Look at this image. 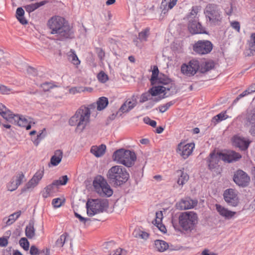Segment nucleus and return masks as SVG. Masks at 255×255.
<instances>
[{
  "label": "nucleus",
  "mask_w": 255,
  "mask_h": 255,
  "mask_svg": "<svg viewBox=\"0 0 255 255\" xmlns=\"http://www.w3.org/2000/svg\"><path fill=\"white\" fill-rule=\"evenodd\" d=\"M248 126L250 127L249 132L252 135L255 136V123L249 124Z\"/></svg>",
  "instance_id": "69168bd1"
},
{
  "label": "nucleus",
  "mask_w": 255,
  "mask_h": 255,
  "mask_svg": "<svg viewBox=\"0 0 255 255\" xmlns=\"http://www.w3.org/2000/svg\"><path fill=\"white\" fill-rule=\"evenodd\" d=\"M45 136V133H43V131L37 135V138L33 141L34 144L37 146L40 141Z\"/></svg>",
  "instance_id": "4d7b16f0"
},
{
  "label": "nucleus",
  "mask_w": 255,
  "mask_h": 255,
  "mask_svg": "<svg viewBox=\"0 0 255 255\" xmlns=\"http://www.w3.org/2000/svg\"><path fill=\"white\" fill-rule=\"evenodd\" d=\"M41 87L43 88V90L45 91H48L50 88H52V86L51 84L49 83H44L41 85Z\"/></svg>",
  "instance_id": "338daca9"
},
{
  "label": "nucleus",
  "mask_w": 255,
  "mask_h": 255,
  "mask_svg": "<svg viewBox=\"0 0 255 255\" xmlns=\"http://www.w3.org/2000/svg\"><path fill=\"white\" fill-rule=\"evenodd\" d=\"M198 222V216L194 212H185L179 216V223L182 229L187 232L194 230Z\"/></svg>",
  "instance_id": "423d86ee"
},
{
  "label": "nucleus",
  "mask_w": 255,
  "mask_h": 255,
  "mask_svg": "<svg viewBox=\"0 0 255 255\" xmlns=\"http://www.w3.org/2000/svg\"><path fill=\"white\" fill-rule=\"evenodd\" d=\"M127 149L121 148L116 150L113 155V159L119 164L123 163V161L125 160V155Z\"/></svg>",
  "instance_id": "4be33fe9"
},
{
  "label": "nucleus",
  "mask_w": 255,
  "mask_h": 255,
  "mask_svg": "<svg viewBox=\"0 0 255 255\" xmlns=\"http://www.w3.org/2000/svg\"><path fill=\"white\" fill-rule=\"evenodd\" d=\"M216 208L219 214L226 219H231L236 214V212L229 210L219 204H216Z\"/></svg>",
  "instance_id": "aec40b11"
},
{
  "label": "nucleus",
  "mask_w": 255,
  "mask_h": 255,
  "mask_svg": "<svg viewBox=\"0 0 255 255\" xmlns=\"http://www.w3.org/2000/svg\"><path fill=\"white\" fill-rule=\"evenodd\" d=\"M199 8L198 6H193L191 11L187 16L189 21L193 20L194 19H198V18L197 17V15L199 12Z\"/></svg>",
  "instance_id": "4c0bfd02"
},
{
  "label": "nucleus",
  "mask_w": 255,
  "mask_h": 255,
  "mask_svg": "<svg viewBox=\"0 0 255 255\" xmlns=\"http://www.w3.org/2000/svg\"><path fill=\"white\" fill-rule=\"evenodd\" d=\"M39 251V250L38 248L36 246L33 245L30 247L29 253L31 255H38Z\"/></svg>",
  "instance_id": "e2e57ef3"
},
{
  "label": "nucleus",
  "mask_w": 255,
  "mask_h": 255,
  "mask_svg": "<svg viewBox=\"0 0 255 255\" xmlns=\"http://www.w3.org/2000/svg\"><path fill=\"white\" fill-rule=\"evenodd\" d=\"M43 174L44 170L41 171L39 170L36 172L33 177L26 184L25 186L21 189V193L35 187L42 179Z\"/></svg>",
  "instance_id": "2eb2a0df"
},
{
  "label": "nucleus",
  "mask_w": 255,
  "mask_h": 255,
  "mask_svg": "<svg viewBox=\"0 0 255 255\" xmlns=\"http://www.w3.org/2000/svg\"><path fill=\"white\" fill-rule=\"evenodd\" d=\"M198 21V19H194L193 20L189 21L188 27L190 32L192 34H207L206 31Z\"/></svg>",
  "instance_id": "dca6fc26"
},
{
  "label": "nucleus",
  "mask_w": 255,
  "mask_h": 255,
  "mask_svg": "<svg viewBox=\"0 0 255 255\" xmlns=\"http://www.w3.org/2000/svg\"><path fill=\"white\" fill-rule=\"evenodd\" d=\"M149 92L152 96H156L160 94L163 93V96L158 98H154V102H158L159 100L171 96L177 93V89L174 86H171L170 88L164 87V86H153L149 90Z\"/></svg>",
  "instance_id": "6e6552de"
},
{
  "label": "nucleus",
  "mask_w": 255,
  "mask_h": 255,
  "mask_svg": "<svg viewBox=\"0 0 255 255\" xmlns=\"http://www.w3.org/2000/svg\"><path fill=\"white\" fill-rule=\"evenodd\" d=\"M161 84L160 86H164V87L170 88L171 86L176 87L175 84L167 76L164 74H160L159 77L156 80V84Z\"/></svg>",
  "instance_id": "6ab92c4d"
},
{
  "label": "nucleus",
  "mask_w": 255,
  "mask_h": 255,
  "mask_svg": "<svg viewBox=\"0 0 255 255\" xmlns=\"http://www.w3.org/2000/svg\"><path fill=\"white\" fill-rule=\"evenodd\" d=\"M0 111L2 117L6 121L19 127H25L27 130L31 128L32 124H35L31 118H26L22 116L13 114L4 105H0Z\"/></svg>",
  "instance_id": "39448f33"
},
{
  "label": "nucleus",
  "mask_w": 255,
  "mask_h": 255,
  "mask_svg": "<svg viewBox=\"0 0 255 255\" xmlns=\"http://www.w3.org/2000/svg\"><path fill=\"white\" fill-rule=\"evenodd\" d=\"M52 204L55 208H59L62 205V200L60 198L53 199Z\"/></svg>",
  "instance_id": "13d9d810"
},
{
  "label": "nucleus",
  "mask_w": 255,
  "mask_h": 255,
  "mask_svg": "<svg viewBox=\"0 0 255 255\" xmlns=\"http://www.w3.org/2000/svg\"><path fill=\"white\" fill-rule=\"evenodd\" d=\"M242 155L234 151L230 150L226 152H212L207 159L208 168L213 170L219 167V162L221 159L228 163L236 161L240 159Z\"/></svg>",
  "instance_id": "7ed1b4c3"
},
{
  "label": "nucleus",
  "mask_w": 255,
  "mask_h": 255,
  "mask_svg": "<svg viewBox=\"0 0 255 255\" xmlns=\"http://www.w3.org/2000/svg\"><path fill=\"white\" fill-rule=\"evenodd\" d=\"M93 186L97 191L101 195L111 196L113 194V190L108 184L107 180L103 177H97L93 181Z\"/></svg>",
  "instance_id": "1a4fd4ad"
},
{
  "label": "nucleus",
  "mask_w": 255,
  "mask_h": 255,
  "mask_svg": "<svg viewBox=\"0 0 255 255\" xmlns=\"http://www.w3.org/2000/svg\"><path fill=\"white\" fill-rule=\"evenodd\" d=\"M7 236L0 238V247H5L8 244L7 239L9 238V236L10 234V231L6 233Z\"/></svg>",
  "instance_id": "8fccbe9b"
},
{
  "label": "nucleus",
  "mask_w": 255,
  "mask_h": 255,
  "mask_svg": "<svg viewBox=\"0 0 255 255\" xmlns=\"http://www.w3.org/2000/svg\"><path fill=\"white\" fill-rule=\"evenodd\" d=\"M106 146L105 144H101L99 146H93L91 148V152L97 157L102 156L106 152Z\"/></svg>",
  "instance_id": "5701e85b"
},
{
  "label": "nucleus",
  "mask_w": 255,
  "mask_h": 255,
  "mask_svg": "<svg viewBox=\"0 0 255 255\" xmlns=\"http://www.w3.org/2000/svg\"><path fill=\"white\" fill-rule=\"evenodd\" d=\"M197 204V201L190 198L181 200L176 204V207L180 210H187L194 208Z\"/></svg>",
  "instance_id": "f3484780"
},
{
  "label": "nucleus",
  "mask_w": 255,
  "mask_h": 255,
  "mask_svg": "<svg viewBox=\"0 0 255 255\" xmlns=\"http://www.w3.org/2000/svg\"><path fill=\"white\" fill-rule=\"evenodd\" d=\"M228 116L226 114V112H222L212 118V122L216 125L220 122L227 119Z\"/></svg>",
  "instance_id": "c9c22d12"
},
{
  "label": "nucleus",
  "mask_w": 255,
  "mask_h": 255,
  "mask_svg": "<svg viewBox=\"0 0 255 255\" xmlns=\"http://www.w3.org/2000/svg\"><path fill=\"white\" fill-rule=\"evenodd\" d=\"M11 89L7 88L4 85H0V92L2 94H8L10 92H11Z\"/></svg>",
  "instance_id": "bf43d9fd"
},
{
  "label": "nucleus",
  "mask_w": 255,
  "mask_h": 255,
  "mask_svg": "<svg viewBox=\"0 0 255 255\" xmlns=\"http://www.w3.org/2000/svg\"><path fill=\"white\" fill-rule=\"evenodd\" d=\"M96 52L100 60H103L105 56L104 51L101 48L97 47L96 48Z\"/></svg>",
  "instance_id": "3c124183"
},
{
  "label": "nucleus",
  "mask_w": 255,
  "mask_h": 255,
  "mask_svg": "<svg viewBox=\"0 0 255 255\" xmlns=\"http://www.w3.org/2000/svg\"><path fill=\"white\" fill-rule=\"evenodd\" d=\"M108 207V201L103 199H90L86 203L87 213L89 216H93L102 213Z\"/></svg>",
  "instance_id": "0eeeda50"
},
{
  "label": "nucleus",
  "mask_w": 255,
  "mask_h": 255,
  "mask_svg": "<svg viewBox=\"0 0 255 255\" xmlns=\"http://www.w3.org/2000/svg\"><path fill=\"white\" fill-rule=\"evenodd\" d=\"M231 26L233 28L237 30L238 32L240 31V22L237 21H234L231 22Z\"/></svg>",
  "instance_id": "052dcab7"
},
{
  "label": "nucleus",
  "mask_w": 255,
  "mask_h": 255,
  "mask_svg": "<svg viewBox=\"0 0 255 255\" xmlns=\"http://www.w3.org/2000/svg\"><path fill=\"white\" fill-rule=\"evenodd\" d=\"M251 92L249 88L246 90L244 91L242 93L240 94L234 101L233 104L237 103L241 98L251 94Z\"/></svg>",
  "instance_id": "603ef678"
},
{
  "label": "nucleus",
  "mask_w": 255,
  "mask_h": 255,
  "mask_svg": "<svg viewBox=\"0 0 255 255\" xmlns=\"http://www.w3.org/2000/svg\"><path fill=\"white\" fill-rule=\"evenodd\" d=\"M233 144L241 150H245L248 148L249 142L241 137H235L233 139Z\"/></svg>",
  "instance_id": "a878e982"
},
{
  "label": "nucleus",
  "mask_w": 255,
  "mask_h": 255,
  "mask_svg": "<svg viewBox=\"0 0 255 255\" xmlns=\"http://www.w3.org/2000/svg\"><path fill=\"white\" fill-rule=\"evenodd\" d=\"M24 178V175L21 172L17 173L14 176H13L11 179V180L13 182L15 183V184H13V188H10L11 191L16 190L18 186L23 182Z\"/></svg>",
  "instance_id": "393cba45"
},
{
  "label": "nucleus",
  "mask_w": 255,
  "mask_h": 255,
  "mask_svg": "<svg viewBox=\"0 0 255 255\" xmlns=\"http://www.w3.org/2000/svg\"><path fill=\"white\" fill-rule=\"evenodd\" d=\"M181 71L183 74L188 76H193L195 75L194 73L191 71L192 69L189 66L188 63L187 64H183L181 66Z\"/></svg>",
  "instance_id": "e433bc0d"
},
{
  "label": "nucleus",
  "mask_w": 255,
  "mask_h": 255,
  "mask_svg": "<svg viewBox=\"0 0 255 255\" xmlns=\"http://www.w3.org/2000/svg\"><path fill=\"white\" fill-rule=\"evenodd\" d=\"M162 218V212L159 211L156 213V219H155V224L158 222L160 223Z\"/></svg>",
  "instance_id": "0e129e2a"
},
{
  "label": "nucleus",
  "mask_w": 255,
  "mask_h": 255,
  "mask_svg": "<svg viewBox=\"0 0 255 255\" xmlns=\"http://www.w3.org/2000/svg\"><path fill=\"white\" fill-rule=\"evenodd\" d=\"M20 214V211L11 214L6 222V225L8 226L11 225L19 217Z\"/></svg>",
  "instance_id": "79ce46f5"
},
{
  "label": "nucleus",
  "mask_w": 255,
  "mask_h": 255,
  "mask_svg": "<svg viewBox=\"0 0 255 255\" xmlns=\"http://www.w3.org/2000/svg\"><path fill=\"white\" fill-rule=\"evenodd\" d=\"M135 238H140L144 240H146L149 236V234L145 232L141 231L139 230H135L132 233Z\"/></svg>",
  "instance_id": "58836bf2"
},
{
  "label": "nucleus",
  "mask_w": 255,
  "mask_h": 255,
  "mask_svg": "<svg viewBox=\"0 0 255 255\" xmlns=\"http://www.w3.org/2000/svg\"><path fill=\"white\" fill-rule=\"evenodd\" d=\"M74 215L75 216V217L76 218H77L80 222L81 223H83L84 224H86V223L87 222V221H91V219L90 218H84L83 217H82V216H81L80 214H79L78 213H77V212H74Z\"/></svg>",
  "instance_id": "864d4df0"
},
{
  "label": "nucleus",
  "mask_w": 255,
  "mask_h": 255,
  "mask_svg": "<svg viewBox=\"0 0 255 255\" xmlns=\"http://www.w3.org/2000/svg\"><path fill=\"white\" fill-rule=\"evenodd\" d=\"M149 34V29L146 28L138 34V38L140 41H146Z\"/></svg>",
  "instance_id": "37998d69"
},
{
  "label": "nucleus",
  "mask_w": 255,
  "mask_h": 255,
  "mask_svg": "<svg viewBox=\"0 0 255 255\" xmlns=\"http://www.w3.org/2000/svg\"><path fill=\"white\" fill-rule=\"evenodd\" d=\"M96 108V104L92 103L86 106H81L75 114L70 119L69 124L71 126H76V130L82 132L90 123L91 113Z\"/></svg>",
  "instance_id": "f257e3e1"
},
{
  "label": "nucleus",
  "mask_w": 255,
  "mask_h": 255,
  "mask_svg": "<svg viewBox=\"0 0 255 255\" xmlns=\"http://www.w3.org/2000/svg\"><path fill=\"white\" fill-rule=\"evenodd\" d=\"M126 102L128 103L127 105L128 107L129 112L131 111L132 109H133L137 105V101L134 95H133L131 99H128L126 101Z\"/></svg>",
  "instance_id": "c03bdc74"
},
{
  "label": "nucleus",
  "mask_w": 255,
  "mask_h": 255,
  "mask_svg": "<svg viewBox=\"0 0 255 255\" xmlns=\"http://www.w3.org/2000/svg\"><path fill=\"white\" fill-rule=\"evenodd\" d=\"M68 60L71 61L74 65H78L80 63V61L79 60L77 55L74 51L71 49L68 53Z\"/></svg>",
  "instance_id": "72a5a7b5"
},
{
  "label": "nucleus",
  "mask_w": 255,
  "mask_h": 255,
  "mask_svg": "<svg viewBox=\"0 0 255 255\" xmlns=\"http://www.w3.org/2000/svg\"><path fill=\"white\" fill-rule=\"evenodd\" d=\"M47 3V1L43 0L38 2H36L34 3H31L30 4L26 5L24 6V8L27 12H28V13H30L35 10V9H36L37 8H38V7L42 5H44Z\"/></svg>",
  "instance_id": "c756f323"
},
{
  "label": "nucleus",
  "mask_w": 255,
  "mask_h": 255,
  "mask_svg": "<svg viewBox=\"0 0 255 255\" xmlns=\"http://www.w3.org/2000/svg\"><path fill=\"white\" fill-rule=\"evenodd\" d=\"M63 152L61 150L57 149L54 151V155L50 159V163L53 166H57L62 160Z\"/></svg>",
  "instance_id": "bb28decb"
},
{
  "label": "nucleus",
  "mask_w": 255,
  "mask_h": 255,
  "mask_svg": "<svg viewBox=\"0 0 255 255\" xmlns=\"http://www.w3.org/2000/svg\"><path fill=\"white\" fill-rule=\"evenodd\" d=\"M95 104H96V107L97 106V110L100 111L107 107L109 104V101L107 98L102 97L99 98L97 103Z\"/></svg>",
  "instance_id": "c85d7f7f"
},
{
  "label": "nucleus",
  "mask_w": 255,
  "mask_h": 255,
  "mask_svg": "<svg viewBox=\"0 0 255 255\" xmlns=\"http://www.w3.org/2000/svg\"><path fill=\"white\" fill-rule=\"evenodd\" d=\"M223 197L228 206L237 207L239 204V199L235 190L230 188L224 191Z\"/></svg>",
  "instance_id": "f8f14e48"
},
{
  "label": "nucleus",
  "mask_w": 255,
  "mask_h": 255,
  "mask_svg": "<svg viewBox=\"0 0 255 255\" xmlns=\"http://www.w3.org/2000/svg\"><path fill=\"white\" fill-rule=\"evenodd\" d=\"M68 178L67 175H64L61 176L58 180H55V183H57L58 186L59 185H65L67 181Z\"/></svg>",
  "instance_id": "09e8293b"
},
{
  "label": "nucleus",
  "mask_w": 255,
  "mask_h": 255,
  "mask_svg": "<svg viewBox=\"0 0 255 255\" xmlns=\"http://www.w3.org/2000/svg\"><path fill=\"white\" fill-rule=\"evenodd\" d=\"M200 72L204 73L213 69L215 66V63L212 61H209L200 64Z\"/></svg>",
  "instance_id": "2f4dec72"
},
{
  "label": "nucleus",
  "mask_w": 255,
  "mask_h": 255,
  "mask_svg": "<svg viewBox=\"0 0 255 255\" xmlns=\"http://www.w3.org/2000/svg\"><path fill=\"white\" fill-rule=\"evenodd\" d=\"M24 11L21 7H18L16 11V17L22 24H26L27 21L24 17Z\"/></svg>",
  "instance_id": "473e14b6"
},
{
  "label": "nucleus",
  "mask_w": 255,
  "mask_h": 255,
  "mask_svg": "<svg viewBox=\"0 0 255 255\" xmlns=\"http://www.w3.org/2000/svg\"><path fill=\"white\" fill-rule=\"evenodd\" d=\"M128 103L126 101L121 106L119 109V111L123 113H128L129 112L128 107L127 105Z\"/></svg>",
  "instance_id": "680f3d73"
},
{
  "label": "nucleus",
  "mask_w": 255,
  "mask_h": 255,
  "mask_svg": "<svg viewBox=\"0 0 255 255\" xmlns=\"http://www.w3.org/2000/svg\"><path fill=\"white\" fill-rule=\"evenodd\" d=\"M212 49L213 44L209 40H198L193 46L194 51L200 55L208 54Z\"/></svg>",
  "instance_id": "9b49d317"
},
{
  "label": "nucleus",
  "mask_w": 255,
  "mask_h": 255,
  "mask_svg": "<svg viewBox=\"0 0 255 255\" xmlns=\"http://www.w3.org/2000/svg\"><path fill=\"white\" fill-rule=\"evenodd\" d=\"M156 226L158 228V229L162 233H165L166 232V229L163 225H162L161 223L158 222V223H156Z\"/></svg>",
  "instance_id": "774afa93"
},
{
  "label": "nucleus",
  "mask_w": 255,
  "mask_h": 255,
  "mask_svg": "<svg viewBox=\"0 0 255 255\" xmlns=\"http://www.w3.org/2000/svg\"><path fill=\"white\" fill-rule=\"evenodd\" d=\"M154 245L157 250L160 252H163L168 250L169 248V244L163 240H155Z\"/></svg>",
  "instance_id": "cd10ccee"
},
{
  "label": "nucleus",
  "mask_w": 255,
  "mask_h": 255,
  "mask_svg": "<svg viewBox=\"0 0 255 255\" xmlns=\"http://www.w3.org/2000/svg\"><path fill=\"white\" fill-rule=\"evenodd\" d=\"M189 66L191 68L192 71L194 74L196 73L198 70L200 71V63L196 59H192L188 62Z\"/></svg>",
  "instance_id": "f704fd0d"
},
{
  "label": "nucleus",
  "mask_w": 255,
  "mask_h": 255,
  "mask_svg": "<svg viewBox=\"0 0 255 255\" xmlns=\"http://www.w3.org/2000/svg\"><path fill=\"white\" fill-rule=\"evenodd\" d=\"M194 147L195 144L194 143L185 144L184 143L180 142L178 144L177 152L184 159H186L192 154Z\"/></svg>",
  "instance_id": "4468645a"
},
{
  "label": "nucleus",
  "mask_w": 255,
  "mask_h": 255,
  "mask_svg": "<svg viewBox=\"0 0 255 255\" xmlns=\"http://www.w3.org/2000/svg\"><path fill=\"white\" fill-rule=\"evenodd\" d=\"M144 122L146 124H148L152 127H155L156 125V122L155 121L151 120L150 118L148 117H145L143 119Z\"/></svg>",
  "instance_id": "6e6d98bb"
},
{
  "label": "nucleus",
  "mask_w": 255,
  "mask_h": 255,
  "mask_svg": "<svg viewBox=\"0 0 255 255\" xmlns=\"http://www.w3.org/2000/svg\"><path fill=\"white\" fill-rule=\"evenodd\" d=\"M58 187L57 183H55L54 180L51 184L47 186L44 188L42 193V196L44 198H46L51 196V194L54 193L56 191V189Z\"/></svg>",
  "instance_id": "412c9836"
},
{
  "label": "nucleus",
  "mask_w": 255,
  "mask_h": 255,
  "mask_svg": "<svg viewBox=\"0 0 255 255\" xmlns=\"http://www.w3.org/2000/svg\"><path fill=\"white\" fill-rule=\"evenodd\" d=\"M205 13L209 21L217 23L222 19L221 11L219 6L215 4H209L205 8Z\"/></svg>",
  "instance_id": "9d476101"
},
{
  "label": "nucleus",
  "mask_w": 255,
  "mask_h": 255,
  "mask_svg": "<svg viewBox=\"0 0 255 255\" xmlns=\"http://www.w3.org/2000/svg\"><path fill=\"white\" fill-rule=\"evenodd\" d=\"M247 121L249 124L255 123V109L253 110L247 117Z\"/></svg>",
  "instance_id": "49530a36"
},
{
  "label": "nucleus",
  "mask_w": 255,
  "mask_h": 255,
  "mask_svg": "<svg viewBox=\"0 0 255 255\" xmlns=\"http://www.w3.org/2000/svg\"><path fill=\"white\" fill-rule=\"evenodd\" d=\"M98 79L102 83H105L108 80V75L103 71H101L97 75Z\"/></svg>",
  "instance_id": "de8ad7c7"
},
{
  "label": "nucleus",
  "mask_w": 255,
  "mask_h": 255,
  "mask_svg": "<svg viewBox=\"0 0 255 255\" xmlns=\"http://www.w3.org/2000/svg\"><path fill=\"white\" fill-rule=\"evenodd\" d=\"M20 246L25 250L28 251L29 247V243L25 238H22L19 242Z\"/></svg>",
  "instance_id": "a18cd8bd"
},
{
  "label": "nucleus",
  "mask_w": 255,
  "mask_h": 255,
  "mask_svg": "<svg viewBox=\"0 0 255 255\" xmlns=\"http://www.w3.org/2000/svg\"><path fill=\"white\" fill-rule=\"evenodd\" d=\"M129 177V174L127 169L120 165L112 167L107 174L109 182L114 187L121 186L128 181Z\"/></svg>",
  "instance_id": "20e7f679"
},
{
  "label": "nucleus",
  "mask_w": 255,
  "mask_h": 255,
  "mask_svg": "<svg viewBox=\"0 0 255 255\" xmlns=\"http://www.w3.org/2000/svg\"><path fill=\"white\" fill-rule=\"evenodd\" d=\"M159 70L156 66H154L152 71V75L150 78V82L152 85L156 84V80L159 77Z\"/></svg>",
  "instance_id": "ea45409f"
},
{
  "label": "nucleus",
  "mask_w": 255,
  "mask_h": 255,
  "mask_svg": "<svg viewBox=\"0 0 255 255\" xmlns=\"http://www.w3.org/2000/svg\"><path fill=\"white\" fill-rule=\"evenodd\" d=\"M183 170L184 169H183V170H178L176 172V174L178 177L177 183L179 185L183 186L189 180L188 175L186 172H184Z\"/></svg>",
  "instance_id": "b1692460"
},
{
  "label": "nucleus",
  "mask_w": 255,
  "mask_h": 255,
  "mask_svg": "<svg viewBox=\"0 0 255 255\" xmlns=\"http://www.w3.org/2000/svg\"><path fill=\"white\" fill-rule=\"evenodd\" d=\"M34 222L33 220H30L28 225L25 228V235L29 239H32L35 236V229L34 228Z\"/></svg>",
  "instance_id": "7c9ffc66"
},
{
  "label": "nucleus",
  "mask_w": 255,
  "mask_h": 255,
  "mask_svg": "<svg viewBox=\"0 0 255 255\" xmlns=\"http://www.w3.org/2000/svg\"><path fill=\"white\" fill-rule=\"evenodd\" d=\"M151 94L149 93V91L148 92H146L143 93L140 97V99L139 100L140 103H144L149 99V97Z\"/></svg>",
  "instance_id": "5fc2aeb1"
},
{
  "label": "nucleus",
  "mask_w": 255,
  "mask_h": 255,
  "mask_svg": "<svg viewBox=\"0 0 255 255\" xmlns=\"http://www.w3.org/2000/svg\"><path fill=\"white\" fill-rule=\"evenodd\" d=\"M234 181L239 186H247L250 181V178L248 174L242 170H237L233 177Z\"/></svg>",
  "instance_id": "ddd939ff"
},
{
  "label": "nucleus",
  "mask_w": 255,
  "mask_h": 255,
  "mask_svg": "<svg viewBox=\"0 0 255 255\" xmlns=\"http://www.w3.org/2000/svg\"><path fill=\"white\" fill-rule=\"evenodd\" d=\"M136 159V156L134 152L127 150L126 151L125 155V160L122 162V164L129 167L132 166Z\"/></svg>",
  "instance_id": "a211bd4d"
},
{
  "label": "nucleus",
  "mask_w": 255,
  "mask_h": 255,
  "mask_svg": "<svg viewBox=\"0 0 255 255\" xmlns=\"http://www.w3.org/2000/svg\"><path fill=\"white\" fill-rule=\"evenodd\" d=\"M69 236V235L67 233H65L57 239L55 245L57 247H62L63 246L65 243L67 238Z\"/></svg>",
  "instance_id": "a19ab883"
},
{
  "label": "nucleus",
  "mask_w": 255,
  "mask_h": 255,
  "mask_svg": "<svg viewBox=\"0 0 255 255\" xmlns=\"http://www.w3.org/2000/svg\"><path fill=\"white\" fill-rule=\"evenodd\" d=\"M47 25L51 30V33L56 34L60 40L74 37L72 28L62 17H52L48 20Z\"/></svg>",
  "instance_id": "f03ea898"
}]
</instances>
